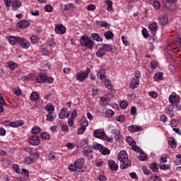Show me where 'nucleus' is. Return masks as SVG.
<instances>
[{
    "label": "nucleus",
    "mask_w": 181,
    "mask_h": 181,
    "mask_svg": "<svg viewBox=\"0 0 181 181\" xmlns=\"http://www.w3.org/2000/svg\"><path fill=\"white\" fill-rule=\"evenodd\" d=\"M40 52L45 56H47V54H49V51H47V49H46V48H45V47H41Z\"/></svg>",
    "instance_id": "nucleus-57"
},
{
    "label": "nucleus",
    "mask_w": 181,
    "mask_h": 181,
    "mask_svg": "<svg viewBox=\"0 0 181 181\" xmlns=\"http://www.w3.org/2000/svg\"><path fill=\"white\" fill-rule=\"evenodd\" d=\"M122 40L123 44L124 45V46H129V41H128V40L127 39V37H125L124 35L122 36Z\"/></svg>",
    "instance_id": "nucleus-49"
},
{
    "label": "nucleus",
    "mask_w": 181,
    "mask_h": 181,
    "mask_svg": "<svg viewBox=\"0 0 181 181\" xmlns=\"http://www.w3.org/2000/svg\"><path fill=\"white\" fill-rule=\"evenodd\" d=\"M153 78L154 80H156V81H160V80L163 78V73L159 72L155 74V75L153 76Z\"/></svg>",
    "instance_id": "nucleus-27"
},
{
    "label": "nucleus",
    "mask_w": 181,
    "mask_h": 181,
    "mask_svg": "<svg viewBox=\"0 0 181 181\" xmlns=\"http://www.w3.org/2000/svg\"><path fill=\"white\" fill-rule=\"evenodd\" d=\"M4 4H5L6 8H10L11 4H12V0H4Z\"/></svg>",
    "instance_id": "nucleus-62"
},
{
    "label": "nucleus",
    "mask_w": 181,
    "mask_h": 181,
    "mask_svg": "<svg viewBox=\"0 0 181 181\" xmlns=\"http://www.w3.org/2000/svg\"><path fill=\"white\" fill-rule=\"evenodd\" d=\"M18 44L20 45L21 47H23V49H29L30 46V43L26 38L21 37L20 40H18Z\"/></svg>",
    "instance_id": "nucleus-7"
},
{
    "label": "nucleus",
    "mask_w": 181,
    "mask_h": 181,
    "mask_svg": "<svg viewBox=\"0 0 181 181\" xmlns=\"http://www.w3.org/2000/svg\"><path fill=\"white\" fill-rule=\"evenodd\" d=\"M142 35L144 37H146V38L149 36V33H148V30H146V28H144L142 30Z\"/></svg>",
    "instance_id": "nucleus-58"
},
{
    "label": "nucleus",
    "mask_w": 181,
    "mask_h": 181,
    "mask_svg": "<svg viewBox=\"0 0 181 181\" xmlns=\"http://www.w3.org/2000/svg\"><path fill=\"white\" fill-rule=\"evenodd\" d=\"M30 144L33 146H37L40 144V137L37 135H33L30 138Z\"/></svg>",
    "instance_id": "nucleus-9"
},
{
    "label": "nucleus",
    "mask_w": 181,
    "mask_h": 181,
    "mask_svg": "<svg viewBox=\"0 0 181 181\" xmlns=\"http://www.w3.org/2000/svg\"><path fill=\"white\" fill-rule=\"evenodd\" d=\"M153 6L155 9H159L160 8V3L159 1H154Z\"/></svg>",
    "instance_id": "nucleus-56"
},
{
    "label": "nucleus",
    "mask_w": 181,
    "mask_h": 181,
    "mask_svg": "<svg viewBox=\"0 0 181 181\" xmlns=\"http://www.w3.org/2000/svg\"><path fill=\"white\" fill-rule=\"evenodd\" d=\"M105 4L107 5V12H111L112 11V1L110 0H105Z\"/></svg>",
    "instance_id": "nucleus-32"
},
{
    "label": "nucleus",
    "mask_w": 181,
    "mask_h": 181,
    "mask_svg": "<svg viewBox=\"0 0 181 181\" xmlns=\"http://www.w3.org/2000/svg\"><path fill=\"white\" fill-rule=\"evenodd\" d=\"M149 96L152 97V98H156V97H158V93L155 91H150Z\"/></svg>",
    "instance_id": "nucleus-61"
},
{
    "label": "nucleus",
    "mask_w": 181,
    "mask_h": 181,
    "mask_svg": "<svg viewBox=\"0 0 181 181\" xmlns=\"http://www.w3.org/2000/svg\"><path fill=\"white\" fill-rule=\"evenodd\" d=\"M88 74H90V69L87 68L86 71H81L78 72L75 75V78H76V80H78V81H80L81 83H84L87 77H88Z\"/></svg>",
    "instance_id": "nucleus-3"
},
{
    "label": "nucleus",
    "mask_w": 181,
    "mask_h": 181,
    "mask_svg": "<svg viewBox=\"0 0 181 181\" xmlns=\"http://www.w3.org/2000/svg\"><path fill=\"white\" fill-rule=\"evenodd\" d=\"M138 86H139V79L137 78H133L132 80L131 88L134 90V88H136Z\"/></svg>",
    "instance_id": "nucleus-24"
},
{
    "label": "nucleus",
    "mask_w": 181,
    "mask_h": 181,
    "mask_svg": "<svg viewBox=\"0 0 181 181\" xmlns=\"http://www.w3.org/2000/svg\"><path fill=\"white\" fill-rule=\"evenodd\" d=\"M42 139L49 140L50 139V134H48L47 132H42L40 134Z\"/></svg>",
    "instance_id": "nucleus-40"
},
{
    "label": "nucleus",
    "mask_w": 181,
    "mask_h": 181,
    "mask_svg": "<svg viewBox=\"0 0 181 181\" xmlns=\"http://www.w3.org/2000/svg\"><path fill=\"white\" fill-rule=\"evenodd\" d=\"M169 145H170L171 148H176V140L174 138H170L168 141Z\"/></svg>",
    "instance_id": "nucleus-39"
},
{
    "label": "nucleus",
    "mask_w": 181,
    "mask_h": 181,
    "mask_svg": "<svg viewBox=\"0 0 181 181\" xmlns=\"http://www.w3.org/2000/svg\"><path fill=\"white\" fill-rule=\"evenodd\" d=\"M149 29L151 30V32H156V30H158V23H151L149 25Z\"/></svg>",
    "instance_id": "nucleus-35"
},
{
    "label": "nucleus",
    "mask_w": 181,
    "mask_h": 181,
    "mask_svg": "<svg viewBox=\"0 0 181 181\" xmlns=\"http://www.w3.org/2000/svg\"><path fill=\"white\" fill-rule=\"evenodd\" d=\"M24 163H27V165H30L33 163V160L29 156L25 157L24 159Z\"/></svg>",
    "instance_id": "nucleus-51"
},
{
    "label": "nucleus",
    "mask_w": 181,
    "mask_h": 181,
    "mask_svg": "<svg viewBox=\"0 0 181 181\" xmlns=\"http://www.w3.org/2000/svg\"><path fill=\"white\" fill-rule=\"evenodd\" d=\"M160 169L163 170H168V169H170V166H169V164H162L160 165Z\"/></svg>",
    "instance_id": "nucleus-47"
},
{
    "label": "nucleus",
    "mask_w": 181,
    "mask_h": 181,
    "mask_svg": "<svg viewBox=\"0 0 181 181\" xmlns=\"http://www.w3.org/2000/svg\"><path fill=\"white\" fill-rule=\"evenodd\" d=\"M105 114H106V115H107V117H109V118H111L112 117L114 116V111H112L110 109H107L105 111Z\"/></svg>",
    "instance_id": "nucleus-46"
},
{
    "label": "nucleus",
    "mask_w": 181,
    "mask_h": 181,
    "mask_svg": "<svg viewBox=\"0 0 181 181\" xmlns=\"http://www.w3.org/2000/svg\"><path fill=\"white\" fill-rule=\"evenodd\" d=\"M168 16L163 15L159 17V23L160 25H166L168 23Z\"/></svg>",
    "instance_id": "nucleus-23"
},
{
    "label": "nucleus",
    "mask_w": 181,
    "mask_h": 181,
    "mask_svg": "<svg viewBox=\"0 0 181 181\" xmlns=\"http://www.w3.org/2000/svg\"><path fill=\"white\" fill-rule=\"evenodd\" d=\"M105 55V52L104 51V49H99L97 52H96V56L97 57H103V56Z\"/></svg>",
    "instance_id": "nucleus-38"
},
{
    "label": "nucleus",
    "mask_w": 181,
    "mask_h": 181,
    "mask_svg": "<svg viewBox=\"0 0 181 181\" xmlns=\"http://www.w3.org/2000/svg\"><path fill=\"white\" fill-rule=\"evenodd\" d=\"M68 125H69V127H73V125H74V117L68 119Z\"/></svg>",
    "instance_id": "nucleus-55"
},
{
    "label": "nucleus",
    "mask_w": 181,
    "mask_h": 181,
    "mask_svg": "<svg viewBox=\"0 0 181 181\" xmlns=\"http://www.w3.org/2000/svg\"><path fill=\"white\" fill-rule=\"evenodd\" d=\"M102 155H110V151L108 148L103 147L102 150H100Z\"/></svg>",
    "instance_id": "nucleus-43"
},
{
    "label": "nucleus",
    "mask_w": 181,
    "mask_h": 181,
    "mask_svg": "<svg viewBox=\"0 0 181 181\" xmlns=\"http://www.w3.org/2000/svg\"><path fill=\"white\" fill-rule=\"evenodd\" d=\"M64 11H74V4L70 3L64 6Z\"/></svg>",
    "instance_id": "nucleus-34"
},
{
    "label": "nucleus",
    "mask_w": 181,
    "mask_h": 181,
    "mask_svg": "<svg viewBox=\"0 0 181 181\" xmlns=\"http://www.w3.org/2000/svg\"><path fill=\"white\" fill-rule=\"evenodd\" d=\"M160 121H162V122H166V121H168V117H166V115H161L160 116Z\"/></svg>",
    "instance_id": "nucleus-63"
},
{
    "label": "nucleus",
    "mask_w": 181,
    "mask_h": 181,
    "mask_svg": "<svg viewBox=\"0 0 181 181\" xmlns=\"http://www.w3.org/2000/svg\"><path fill=\"white\" fill-rule=\"evenodd\" d=\"M56 117H57V115H56L52 112H49L47 115L46 121H48V122H52L53 121V119H54V118H56Z\"/></svg>",
    "instance_id": "nucleus-22"
},
{
    "label": "nucleus",
    "mask_w": 181,
    "mask_h": 181,
    "mask_svg": "<svg viewBox=\"0 0 181 181\" xmlns=\"http://www.w3.org/2000/svg\"><path fill=\"white\" fill-rule=\"evenodd\" d=\"M69 117H70V113L67 112V108H62L59 112V118H60V119H66V118H69Z\"/></svg>",
    "instance_id": "nucleus-10"
},
{
    "label": "nucleus",
    "mask_w": 181,
    "mask_h": 181,
    "mask_svg": "<svg viewBox=\"0 0 181 181\" xmlns=\"http://www.w3.org/2000/svg\"><path fill=\"white\" fill-rule=\"evenodd\" d=\"M140 153V155L139 156V160H146L148 159V156L144 153V151L140 148V151H137Z\"/></svg>",
    "instance_id": "nucleus-29"
},
{
    "label": "nucleus",
    "mask_w": 181,
    "mask_h": 181,
    "mask_svg": "<svg viewBox=\"0 0 181 181\" xmlns=\"http://www.w3.org/2000/svg\"><path fill=\"white\" fill-rule=\"evenodd\" d=\"M19 40H21V37L9 36L8 42L11 46H15V45H19Z\"/></svg>",
    "instance_id": "nucleus-12"
},
{
    "label": "nucleus",
    "mask_w": 181,
    "mask_h": 181,
    "mask_svg": "<svg viewBox=\"0 0 181 181\" xmlns=\"http://www.w3.org/2000/svg\"><path fill=\"white\" fill-rule=\"evenodd\" d=\"M106 88L111 90V81L110 80L104 81Z\"/></svg>",
    "instance_id": "nucleus-54"
},
{
    "label": "nucleus",
    "mask_w": 181,
    "mask_h": 181,
    "mask_svg": "<svg viewBox=\"0 0 181 181\" xmlns=\"http://www.w3.org/2000/svg\"><path fill=\"white\" fill-rule=\"evenodd\" d=\"M94 135L96 138H99V139H101V138H104V135H105V133L104 132V130L97 129L95 130Z\"/></svg>",
    "instance_id": "nucleus-18"
},
{
    "label": "nucleus",
    "mask_w": 181,
    "mask_h": 181,
    "mask_svg": "<svg viewBox=\"0 0 181 181\" xmlns=\"http://www.w3.org/2000/svg\"><path fill=\"white\" fill-rule=\"evenodd\" d=\"M127 107H128V103L125 101H122L120 103V108H122V110H125V108H127Z\"/></svg>",
    "instance_id": "nucleus-52"
},
{
    "label": "nucleus",
    "mask_w": 181,
    "mask_h": 181,
    "mask_svg": "<svg viewBox=\"0 0 181 181\" xmlns=\"http://www.w3.org/2000/svg\"><path fill=\"white\" fill-rule=\"evenodd\" d=\"M69 170H71V172H74V171L77 170V167H76L75 164L70 165L69 166Z\"/></svg>",
    "instance_id": "nucleus-60"
},
{
    "label": "nucleus",
    "mask_w": 181,
    "mask_h": 181,
    "mask_svg": "<svg viewBox=\"0 0 181 181\" xmlns=\"http://www.w3.org/2000/svg\"><path fill=\"white\" fill-rule=\"evenodd\" d=\"M45 11L46 12H53V7H52L50 5H46L45 6Z\"/></svg>",
    "instance_id": "nucleus-53"
},
{
    "label": "nucleus",
    "mask_w": 181,
    "mask_h": 181,
    "mask_svg": "<svg viewBox=\"0 0 181 181\" xmlns=\"http://www.w3.org/2000/svg\"><path fill=\"white\" fill-rule=\"evenodd\" d=\"M45 108L48 112H53L54 111V106L50 103L46 105Z\"/></svg>",
    "instance_id": "nucleus-33"
},
{
    "label": "nucleus",
    "mask_w": 181,
    "mask_h": 181,
    "mask_svg": "<svg viewBox=\"0 0 181 181\" xmlns=\"http://www.w3.org/2000/svg\"><path fill=\"white\" fill-rule=\"evenodd\" d=\"M30 99L32 101H37V100H39V94H37L36 92H33L30 94Z\"/></svg>",
    "instance_id": "nucleus-31"
},
{
    "label": "nucleus",
    "mask_w": 181,
    "mask_h": 181,
    "mask_svg": "<svg viewBox=\"0 0 181 181\" xmlns=\"http://www.w3.org/2000/svg\"><path fill=\"white\" fill-rule=\"evenodd\" d=\"M117 159L119 162H122V164L120 165V169H127V168L132 165L131 160L128 159V154H127V151H121L118 153Z\"/></svg>",
    "instance_id": "nucleus-1"
},
{
    "label": "nucleus",
    "mask_w": 181,
    "mask_h": 181,
    "mask_svg": "<svg viewBox=\"0 0 181 181\" xmlns=\"http://www.w3.org/2000/svg\"><path fill=\"white\" fill-rule=\"evenodd\" d=\"M47 76L45 74L40 73V75L37 77L36 80L37 83H45Z\"/></svg>",
    "instance_id": "nucleus-17"
},
{
    "label": "nucleus",
    "mask_w": 181,
    "mask_h": 181,
    "mask_svg": "<svg viewBox=\"0 0 181 181\" xmlns=\"http://www.w3.org/2000/svg\"><path fill=\"white\" fill-rule=\"evenodd\" d=\"M30 25L29 21L26 20H23L17 23V25L21 29H25V28H28Z\"/></svg>",
    "instance_id": "nucleus-15"
},
{
    "label": "nucleus",
    "mask_w": 181,
    "mask_h": 181,
    "mask_svg": "<svg viewBox=\"0 0 181 181\" xmlns=\"http://www.w3.org/2000/svg\"><path fill=\"white\" fill-rule=\"evenodd\" d=\"M141 130V127L136 125H132L129 127V131L130 132H138V131Z\"/></svg>",
    "instance_id": "nucleus-30"
},
{
    "label": "nucleus",
    "mask_w": 181,
    "mask_h": 181,
    "mask_svg": "<svg viewBox=\"0 0 181 181\" xmlns=\"http://www.w3.org/2000/svg\"><path fill=\"white\" fill-rule=\"evenodd\" d=\"M55 33L58 35H64L66 33V27L63 24L55 25Z\"/></svg>",
    "instance_id": "nucleus-8"
},
{
    "label": "nucleus",
    "mask_w": 181,
    "mask_h": 181,
    "mask_svg": "<svg viewBox=\"0 0 181 181\" xmlns=\"http://www.w3.org/2000/svg\"><path fill=\"white\" fill-rule=\"evenodd\" d=\"M102 48L105 52H111V53H114L117 50L115 47L107 44H103Z\"/></svg>",
    "instance_id": "nucleus-14"
},
{
    "label": "nucleus",
    "mask_w": 181,
    "mask_h": 181,
    "mask_svg": "<svg viewBox=\"0 0 181 181\" xmlns=\"http://www.w3.org/2000/svg\"><path fill=\"white\" fill-rule=\"evenodd\" d=\"M80 43L81 46L88 47V49H93L94 46V42L87 35H83L80 38Z\"/></svg>",
    "instance_id": "nucleus-2"
},
{
    "label": "nucleus",
    "mask_w": 181,
    "mask_h": 181,
    "mask_svg": "<svg viewBox=\"0 0 181 181\" xmlns=\"http://www.w3.org/2000/svg\"><path fill=\"white\" fill-rule=\"evenodd\" d=\"M40 132V127L35 126L32 129V134L36 135Z\"/></svg>",
    "instance_id": "nucleus-41"
},
{
    "label": "nucleus",
    "mask_w": 181,
    "mask_h": 181,
    "mask_svg": "<svg viewBox=\"0 0 181 181\" xmlns=\"http://www.w3.org/2000/svg\"><path fill=\"white\" fill-rule=\"evenodd\" d=\"M23 125V120H19L17 122H10V127L13 128H18V127H22Z\"/></svg>",
    "instance_id": "nucleus-21"
},
{
    "label": "nucleus",
    "mask_w": 181,
    "mask_h": 181,
    "mask_svg": "<svg viewBox=\"0 0 181 181\" xmlns=\"http://www.w3.org/2000/svg\"><path fill=\"white\" fill-rule=\"evenodd\" d=\"M93 149L91 146H87L83 148V155L89 160L93 159V155H91V153H93Z\"/></svg>",
    "instance_id": "nucleus-6"
},
{
    "label": "nucleus",
    "mask_w": 181,
    "mask_h": 181,
    "mask_svg": "<svg viewBox=\"0 0 181 181\" xmlns=\"http://www.w3.org/2000/svg\"><path fill=\"white\" fill-rule=\"evenodd\" d=\"M11 9L12 11H18L21 6H22V3L19 0H14L11 1Z\"/></svg>",
    "instance_id": "nucleus-13"
},
{
    "label": "nucleus",
    "mask_w": 181,
    "mask_h": 181,
    "mask_svg": "<svg viewBox=\"0 0 181 181\" xmlns=\"http://www.w3.org/2000/svg\"><path fill=\"white\" fill-rule=\"evenodd\" d=\"M8 67L11 69V70H15L16 67H18V64L15 62H8Z\"/></svg>",
    "instance_id": "nucleus-44"
},
{
    "label": "nucleus",
    "mask_w": 181,
    "mask_h": 181,
    "mask_svg": "<svg viewBox=\"0 0 181 181\" xmlns=\"http://www.w3.org/2000/svg\"><path fill=\"white\" fill-rule=\"evenodd\" d=\"M126 141L130 146H132V151H134L135 152H138L141 151V148L138 146H136V142L134 140H132V138L130 136H127L126 139Z\"/></svg>",
    "instance_id": "nucleus-5"
},
{
    "label": "nucleus",
    "mask_w": 181,
    "mask_h": 181,
    "mask_svg": "<svg viewBox=\"0 0 181 181\" xmlns=\"http://www.w3.org/2000/svg\"><path fill=\"white\" fill-rule=\"evenodd\" d=\"M30 40H31V42L33 45H37V42H39V38L36 35H33Z\"/></svg>",
    "instance_id": "nucleus-45"
},
{
    "label": "nucleus",
    "mask_w": 181,
    "mask_h": 181,
    "mask_svg": "<svg viewBox=\"0 0 181 181\" xmlns=\"http://www.w3.org/2000/svg\"><path fill=\"white\" fill-rule=\"evenodd\" d=\"M74 165L76 169H83V166H84V160L78 159L74 162Z\"/></svg>",
    "instance_id": "nucleus-19"
},
{
    "label": "nucleus",
    "mask_w": 181,
    "mask_h": 181,
    "mask_svg": "<svg viewBox=\"0 0 181 181\" xmlns=\"http://www.w3.org/2000/svg\"><path fill=\"white\" fill-rule=\"evenodd\" d=\"M98 77H100V80L103 81H105L107 78H105V69H100L98 72Z\"/></svg>",
    "instance_id": "nucleus-20"
},
{
    "label": "nucleus",
    "mask_w": 181,
    "mask_h": 181,
    "mask_svg": "<svg viewBox=\"0 0 181 181\" xmlns=\"http://www.w3.org/2000/svg\"><path fill=\"white\" fill-rule=\"evenodd\" d=\"M91 37H93V40H96V42H103V39L100 37L98 33H92Z\"/></svg>",
    "instance_id": "nucleus-36"
},
{
    "label": "nucleus",
    "mask_w": 181,
    "mask_h": 181,
    "mask_svg": "<svg viewBox=\"0 0 181 181\" xmlns=\"http://www.w3.org/2000/svg\"><path fill=\"white\" fill-rule=\"evenodd\" d=\"M29 157L33 161L35 159H37V158H39V153H31Z\"/></svg>",
    "instance_id": "nucleus-50"
},
{
    "label": "nucleus",
    "mask_w": 181,
    "mask_h": 181,
    "mask_svg": "<svg viewBox=\"0 0 181 181\" xmlns=\"http://www.w3.org/2000/svg\"><path fill=\"white\" fill-rule=\"evenodd\" d=\"M103 148V146L98 143H95L93 145V148L95 149V151H99L100 152L101 151Z\"/></svg>",
    "instance_id": "nucleus-37"
},
{
    "label": "nucleus",
    "mask_w": 181,
    "mask_h": 181,
    "mask_svg": "<svg viewBox=\"0 0 181 181\" xmlns=\"http://www.w3.org/2000/svg\"><path fill=\"white\" fill-rule=\"evenodd\" d=\"M104 36L107 40H112L114 39V33L111 31H107L104 33Z\"/></svg>",
    "instance_id": "nucleus-28"
},
{
    "label": "nucleus",
    "mask_w": 181,
    "mask_h": 181,
    "mask_svg": "<svg viewBox=\"0 0 181 181\" xmlns=\"http://www.w3.org/2000/svg\"><path fill=\"white\" fill-rule=\"evenodd\" d=\"M112 134L115 135V138L116 141H121V138H122V136H121V134L119 133V131L117 129L112 130Z\"/></svg>",
    "instance_id": "nucleus-25"
},
{
    "label": "nucleus",
    "mask_w": 181,
    "mask_h": 181,
    "mask_svg": "<svg viewBox=\"0 0 181 181\" xmlns=\"http://www.w3.org/2000/svg\"><path fill=\"white\" fill-rule=\"evenodd\" d=\"M163 4L165 8L169 11H175L176 9L175 0H163Z\"/></svg>",
    "instance_id": "nucleus-4"
},
{
    "label": "nucleus",
    "mask_w": 181,
    "mask_h": 181,
    "mask_svg": "<svg viewBox=\"0 0 181 181\" xmlns=\"http://www.w3.org/2000/svg\"><path fill=\"white\" fill-rule=\"evenodd\" d=\"M116 121L118 122H124V115H119L116 117Z\"/></svg>",
    "instance_id": "nucleus-64"
},
{
    "label": "nucleus",
    "mask_w": 181,
    "mask_h": 181,
    "mask_svg": "<svg viewBox=\"0 0 181 181\" xmlns=\"http://www.w3.org/2000/svg\"><path fill=\"white\" fill-rule=\"evenodd\" d=\"M108 165L110 170H118V165L115 163V161L110 160L108 161Z\"/></svg>",
    "instance_id": "nucleus-16"
},
{
    "label": "nucleus",
    "mask_w": 181,
    "mask_h": 181,
    "mask_svg": "<svg viewBox=\"0 0 181 181\" xmlns=\"http://www.w3.org/2000/svg\"><path fill=\"white\" fill-rule=\"evenodd\" d=\"M169 102L171 103V104H175V103H180V97L178 95H176L175 93H173L169 97Z\"/></svg>",
    "instance_id": "nucleus-11"
},
{
    "label": "nucleus",
    "mask_w": 181,
    "mask_h": 181,
    "mask_svg": "<svg viewBox=\"0 0 181 181\" xmlns=\"http://www.w3.org/2000/svg\"><path fill=\"white\" fill-rule=\"evenodd\" d=\"M47 158L50 160L53 159H56V156L54 153H50L47 155Z\"/></svg>",
    "instance_id": "nucleus-48"
},
{
    "label": "nucleus",
    "mask_w": 181,
    "mask_h": 181,
    "mask_svg": "<svg viewBox=\"0 0 181 181\" xmlns=\"http://www.w3.org/2000/svg\"><path fill=\"white\" fill-rule=\"evenodd\" d=\"M150 168H151V170H153V172H158V170H159V167L158 166V165L156 163L151 164Z\"/></svg>",
    "instance_id": "nucleus-42"
},
{
    "label": "nucleus",
    "mask_w": 181,
    "mask_h": 181,
    "mask_svg": "<svg viewBox=\"0 0 181 181\" xmlns=\"http://www.w3.org/2000/svg\"><path fill=\"white\" fill-rule=\"evenodd\" d=\"M157 66H158V62L157 61H152L151 62V69H156Z\"/></svg>",
    "instance_id": "nucleus-59"
},
{
    "label": "nucleus",
    "mask_w": 181,
    "mask_h": 181,
    "mask_svg": "<svg viewBox=\"0 0 181 181\" xmlns=\"http://www.w3.org/2000/svg\"><path fill=\"white\" fill-rule=\"evenodd\" d=\"M86 127H88V122L87 121L85 122V126H82L80 129H78L77 133L78 134V135H83V134H84L86 129H87Z\"/></svg>",
    "instance_id": "nucleus-26"
}]
</instances>
